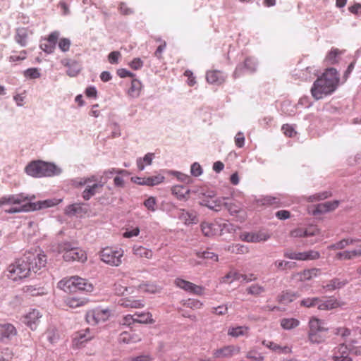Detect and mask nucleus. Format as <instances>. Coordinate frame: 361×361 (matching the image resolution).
I'll list each match as a JSON object with an SVG mask.
<instances>
[{"label": "nucleus", "instance_id": "46", "mask_svg": "<svg viewBox=\"0 0 361 361\" xmlns=\"http://www.w3.org/2000/svg\"><path fill=\"white\" fill-rule=\"evenodd\" d=\"M327 331H320V332H308V338L311 343H320L325 340L326 336L325 333Z\"/></svg>", "mask_w": 361, "mask_h": 361}, {"label": "nucleus", "instance_id": "29", "mask_svg": "<svg viewBox=\"0 0 361 361\" xmlns=\"http://www.w3.org/2000/svg\"><path fill=\"white\" fill-rule=\"evenodd\" d=\"M178 218L183 221L185 225L197 224L198 220L197 215L193 212H189L185 209H180Z\"/></svg>", "mask_w": 361, "mask_h": 361}, {"label": "nucleus", "instance_id": "38", "mask_svg": "<svg viewBox=\"0 0 361 361\" xmlns=\"http://www.w3.org/2000/svg\"><path fill=\"white\" fill-rule=\"evenodd\" d=\"M137 323L140 324H153L154 320L152 318V314L149 312H142L135 313Z\"/></svg>", "mask_w": 361, "mask_h": 361}, {"label": "nucleus", "instance_id": "35", "mask_svg": "<svg viewBox=\"0 0 361 361\" xmlns=\"http://www.w3.org/2000/svg\"><path fill=\"white\" fill-rule=\"evenodd\" d=\"M309 332L327 331L328 329L324 326L322 320L317 318H312L309 322Z\"/></svg>", "mask_w": 361, "mask_h": 361}, {"label": "nucleus", "instance_id": "32", "mask_svg": "<svg viewBox=\"0 0 361 361\" xmlns=\"http://www.w3.org/2000/svg\"><path fill=\"white\" fill-rule=\"evenodd\" d=\"M171 192L180 200H185L188 198L190 190L182 185H175L171 188Z\"/></svg>", "mask_w": 361, "mask_h": 361}, {"label": "nucleus", "instance_id": "7", "mask_svg": "<svg viewBox=\"0 0 361 361\" xmlns=\"http://www.w3.org/2000/svg\"><path fill=\"white\" fill-rule=\"evenodd\" d=\"M28 195L23 193L8 195L0 197V207L4 206H10L9 208L5 209V212L8 214L20 213V212H13L15 209H20L22 203L29 200Z\"/></svg>", "mask_w": 361, "mask_h": 361}, {"label": "nucleus", "instance_id": "10", "mask_svg": "<svg viewBox=\"0 0 361 361\" xmlns=\"http://www.w3.org/2000/svg\"><path fill=\"white\" fill-rule=\"evenodd\" d=\"M110 316L111 311L109 309L96 308L87 311L85 317L87 323L95 325L107 321Z\"/></svg>", "mask_w": 361, "mask_h": 361}, {"label": "nucleus", "instance_id": "59", "mask_svg": "<svg viewBox=\"0 0 361 361\" xmlns=\"http://www.w3.org/2000/svg\"><path fill=\"white\" fill-rule=\"evenodd\" d=\"M282 130L283 133L289 137H293L296 135V131L294 130L293 126L289 124L283 125Z\"/></svg>", "mask_w": 361, "mask_h": 361}, {"label": "nucleus", "instance_id": "26", "mask_svg": "<svg viewBox=\"0 0 361 361\" xmlns=\"http://www.w3.org/2000/svg\"><path fill=\"white\" fill-rule=\"evenodd\" d=\"M133 253L139 258L151 259L153 257V251L142 245H134L133 247Z\"/></svg>", "mask_w": 361, "mask_h": 361}, {"label": "nucleus", "instance_id": "50", "mask_svg": "<svg viewBox=\"0 0 361 361\" xmlns=\"http://www.w3.org/2000/svg\"><path fill=\"white\" fill-rule=\"evenodd\" d=\"M345 284L346 281H341L340 279L335 278L329 281L326 288L329 290H334L342 288Z\"/></svg>", "mask_w": 361, "mask_h": 361}, {"label": "nucleus", "instance_id": "54", "mask_svg": "<svg viewBox=\"0 0 361 361\" xmlns=\"http://www.w3.org/2000/svg\"><path fill=\"white\" fill-rule=\"evenodd\" d=\"M319 303V298H308L303 299L300 302V305L302 306L306 307H312L314 306H317V304Z\"/></svg>", "mask_w": 361, "mask_h": 361}, {"label": "nucleus", "instance_id": "64", "mask_svg": "<svg viewBox=\"0 0 361 361\" xmlns=\"http://www.w3.org/2000/svg\"><path fill=\"white\" fill-rule=\"evenodd\" d=\"M139 233H140V228L138 227H135L130 231L127 229L123 233V237L126 238H130L133 237L137 236L139 235Z\"/></svg>", "mask_w": 361, "mask_h": 361}, {"label": "nucleus", "instance_id": "30", "mask_svg": "<svg viewBox=\"0 0 361 361\" xmlns=\"http://www.w3.org/2000/svg\"><path fill=\"white\" fill-rule=\"evenodd\" d=\"M343 53V51L338 49V48H331V49L326 54L324 61L328 64H335L339 61L341 55Z\"/></svg>", "mask_w": 361, "mask_h": 361}, {"label": "nucleus", "instance_id": "16", "mask_svg": "<svg viewBox=\"0 0 361 361\" xmlns=\"http://www.w3.org/2000/svg\"><path fill=\"white\" fill-rule=\"evenodd\" d=\"M42 313L36 309H33L23 316V322L31 330H35L41 322Z\"/></svg>", "mask_w": 361, "mask_h": 361}, {"label": "nucleus", "instance_id": "11", "mask_svg": "<svg viewBox=\"0 0 361 361\" xmlns=\"http://www.w3.org/2000/svg\"><path fill=\"white\" fill-rule=\"evenodd\" d=\"M174 284L176 287L184 291L195 295L202 296L205 293V288L204 286L196 285L181 278H176L174 280Z\"/></svg>", "mask_w": 361, "mask_h": 361}, {"label": "nucleus", "instance_id": "31", "mask_svg": "<svg viewBox=\"0 0 361 361\" xmlns=\"http://www.w3.org/2000/svg\"><path fill=\"white\" fill-rule=\"evenodd\" d=\"M358 239H353V238H345L342 239L340 241L331 244L328 247V249L330 250H343L346 247L353 245L354 243L359 242Z\"/></svg>", "mask_w": 361, "mask_h": 361}, {"label": "nucleus", "instance_id": "20", "mask_svg": "<svg viewBox=\"0 0 361 361\" xmlns=\"http://www.w3.org/2000/svg\"><path fill=\"white\" fill-rule=\"evenodd\" d=\"M17 334L16 327L9 323L0 324V341L10 340Z\"/></svg>", "mask_w": 361, "mask_h": 361}, {"label": "nucleus", "instance_id": "53", "mask_svg": "<svg viewBox=\"0 0 361 361\" xmlns=\"http://www.w3.org/2000/svg\"><path fill=\"white\" fill-rule=\"evenodd\" d=\"M24 75L30 79H36L40 77L39 70L37 68H30L24 72Z\"/></svg>", "mask_w": 361, "mask_h": 361}, {"label": "nucleus", "instance_id": "37", "mask_svg": "<svg viewBox=\"0 0 361 361\" xmlns=\"http://www.w3.org/2000/svg\"><path fill=\"white\" fill-rule=\"evenodd\" d=\"M61 63L64 66L70 68L67 71V74L70 76H75L80 71V66L76 61H71L68 59H63L61 61Z\"/></svg>", "mask_w": 361, "mask_h": 361}, {"label": "nucleus", "instance_id": "58", "mask_svg": "<svg viewBox=\"0 0 361 361\" xmlns=\"http://www.w3.org/2000/svg\"><path fill=\"white\" fill-rule=\"evenodd\" d=\"M244 66L250 71H255L256 69V62L252 57H247L244 61Z\"/></svg>", "mask_w": 361, "mask_h": 361}, {"label": "nucleus", "instance_id": "36", "mask_svg": "<svg viewBox=\"0 0 361 361\" xmlns=\"http://www.w3.org/2000/svg\"><path fill=\"white\" fill-rule=\"evenodd\" d=\"M89 300L82 298L71 297L66 300V304L71 308H77L87 305Z\"/></svg>", "mask_w": 361, "mask_h": 361}, {"label": "nucleus", "instance_id": "61", "mask_svg": "<svg viewBox=\"0 0 361 361\" xmlns=\"http://www.w3.org/2000/svg\"><path fill=\"white\" fill-rule=\"evenodd\" d=\"M305 237L314 236L319 234V229L316 226H310L305 229Z\"/></svg>", "mask_w": 361, "mask_h": 361}, {"label": "nucleus", "instance_id": "17", "mask_svg": "<svg viewBox=\"0 0 361 361\" xmlns=\"http://www.w3.org/2000/svg\"><path fill=\"white\" fill-rule=\"evenodd\" d=\"M256 278L254 277L253 274L245 275L240 274L238 271L235 270H231L228 273H227L222 279L221 283H231L235 281H251Z\"/></svg>", "mask_w": 361, "mask_h": 361}, {"label": "nucleus", "instance_id": "12", "mask_svg": "<svg viewBox=\"0 0 361 361\" xmlns=\"http://www.w3.org/2000/svg\"><path fill=\"white\" fill-rule=\"evenodd\" d=\"M284 257L298 261H312L319 259L320 253L314 250H309L305 252L287 251L284 253Z\"/></svg>", "mask_w": 361, "mask_h": 361}, {"label": "nucleus", "instance_id": "9", "mask_svg": "<svg viewBox=\"0 0 361 361\" xmlns=\"http://www.w3.org/2000/svg\"><path fill=\"white\" fill-rule=\"evenodd\" d=\"M30 197V200L22 203L20 206V209H13V212H27L34 210L49 208L57 205L61 202V200L49 199L43 201H38L36 202H30V201L32 200V198H34V197Z\"/></svg>", "mask_w": 361, "mask_h": 361}, {"label": "nucleus", "instance_id": "60", "mask_svg": "<svg viewBox=\"0 0 361 361\" xmlns=\"http://www.w3.org/2000/svg\"><path fill=\"white\" fill-rule=\"evenodd\" d=\"M121 54L119 51H115L111 52L108 56V60L111 64H117L118 63V60L121 58Z\"/></svg>", "mask_w": 361, "mask_h": 361}, {"label": "nucleus", "instance_id": "15", "mask_svg": "<svg viewBox=\"0 0 361 361\" xmlns=\"http://www.w3.org/2000/svg\"><path fill=\"white\" fill-rule=\"evenodd\" d=\"M25 255H32L34 257V259L29 260V267L31 271H32L36 273L45 267L47 264V256L45 255L27 252L25 253Z\"/></svg>", "mask_w": 361, "mask_h": 361}, {"label": "nucleus", "instance_id": "55", "mask_svg": "<svg viewBox=\"0 0 361 361\" xmlns=\"http://www.w3.org/2000/svg\"><path fill=\"white\" fill-rule=\"evenodd\" d=\"M136 321L137 320L135 317V314H127V315L123 317L121 324L122 325L130 326L133 324L137 323Z\"/></svg>", "mask_w": 361, "mask_h": 361}, {"label": "nucleus", "instance_id": "42", "mask_svg": "<svg viewBox=\"0 0 361 361\" xmlns=\"http://www.w3.org/2000/svg\"><path fill=\"white\" fill-rule=\"evenodd\" d=\"M300 321L295 318H283L281 320V326L286 330H290L298 326Z\"/></svg>", "mask_w": 361, "mask_h": 361}, {"label": "nucleus", "instance_id": "2", "mask_svg": "<svg viewBox=\"0 0 361 361\" xmlns=\"http://www.w3.org/2000/svg\"><path fill=\"white\" fill-rule=\"evenodd\" d=\"M57 286L68 293H74L78 290L91 293L94 290L93 284L87 279L79 276L65 277L58 283Z\"/></svg>", "mask_w": 361, "mask_h": 361}, {"label": "nucleus", "instance_id": "43", "mask_svg": "<svg viewBox=\"0 0 361 361\" xmlns=\"http://www.w3.org/2000/svg\"><path fill=\"white\" fill-rule=\"evenodd\" d=\"M224 198H216L215 200H208L205 205L214 211H220L224 207Z\"/></svg>", "mask_w": 361, "mask_h": 361}, {"label": "nucleus", "instance_id": "49", "mask_svg": "<svg viewBox=\"0 0 361 361\" xmlns=\"http://www.w3.org/2000/svg\"><path fill=\"white\" fill-rule=\"evenodd\" d=\"M246 291L248 294L259 296L265 291V289L263 286L256 283L247 287Z\"/></svg>", "mask_w": 361, "mask_h": 361}, {"label": "nucleus", "instance_id": "47", "mask_svg": "<svg viewBox=\"0 0 361 361\" xmlns=\"http://www.w3.org/2000/svg\"><path fill=\"white\" fill-rule=\"evenodd\" d=\"M195 255L198 258L209 259V260H212L213 262L219 261L218 255L216 254H215L214 252H210L209 250H205V251H202V252L198 251V252H196Z\"/></svg>", "mask_w": 361, "mask_h": 361}, {"label": "nucleus", "instance_id": "45", "mask_svg": "<svg viewBox=\"0 0 361 361\" xmlns=\"http://www.w3.org/2000/svg\"><path fill=\"white\" fill-rule=\"evenodd\" d=\"M137 291L143 293H154L157 291V287L152 283L143 282L134 287Z\"/></svg>", "mask_w": 361, "mask_h": 361}, {"label": "nucleus", "instance_id": "4", "mask_svg": "<svg viewBox=\"0 0 361 361\" xmlns=\"http://www.w3.org/2000/svg\"><path fill=\"white\" fill-rule=\"evenodd\" d=\"M34 259L32 255H25L16 259L8 267V276L13 281H18L29 276L31 271L29 260Z\"/></svg>", "mask_w": 361, "mask_h": 361}, {"label": "nucleus", "instance_id": "27", "mask_svg": "<svg viewBox=\"0 0 361 361\" xmlns=\"http://www.w3.org/2000/svg\"><path fill=\"white\" fill-rule=\"evenodd\" d=\"M219 226L216 224L209 222H202L201 224V230L204 235L207 237H212L215 235L219 231Z\"/></svg>", "mask_w": 361, "mask_h": 361}, {"label": "nucleus", "instance_id": "41", "mask_svg": "<svg viewBox=\"0 0 361 361\" xmlns=\"http://www.w3.org/2000/svg\"><path fill=\"white\" fill-rule=\"evenodd\" d=\"M262 205L279 207L282 205L281 199L278 197L266 196L261 200Z\"/></svg>", "mask_w": 361, "mask_h": 361}, {"label": "nucleus", "instance_id": "6", "mask_svg": "<svg viewBox=\"0 0 361 361\" xmlns=\"http://www.w3.org/2000/svg\"><path fill=\"white\" fill-rule=\"evenodd\" d=\"M123 255V250L116 247H106L99 252L101 260L113 267H118L122 264Z\"/></svg>", "mask_w": 361, "mask_h": 361}, {"label": "nucleus", "instance_id": "39", "mask_svg": "<svg viewBox=\"0 0 361 361\" xmlns=\"http://www.w3.org/2000/svg\"><path fill=\"white\" fill-rule=\"evenodd\" d=\"M226 251L233 254L243 255L249 252L247 246L241 244H232L225 248Z\"/></svg>", "mask_w": 361, "mask_h": 361}, {"label": "nucleus", "instance_id": "33", "mask_svg": "<svg viewBox=\"0 0 361 361\" xmlns=\"http://www.w3.org/2000/svg\"><path fill=\"white\" fill-rule=\"evenodd\" d=\"M142 87V85L141 82L137 79H133L131 81V85L128 89L127 94L132 98H137L140 94Z\"/></svg>", "mask_w": 361, "mask_h": 361}, {"label": "nucleus", "instance_id": "23", "mask_svg": "<svg viewBox=\"0 0 361 361\" xmlns=\"http://www.w3.org/2000/svg\"><path fill=\"white\" fill-rule=\"evenodd\" d=\"M344 305V302L338 301L334 298H329L323 300L319 298L317 307L320 310H330Z\"/></svg>", "mask_w": 361, "mask_h": 361}, {"label": "nucleus", "instance_id": "18", "mask_svg": "<svg viewBox=\"0 0 361 361\" xmlns=\"http://www.w3.org/2000/svg\"><path fill=\"white\" fill-rule=\"evenodd\" d=\"M118 305L124 308L140 309L145 305L143 299H135L133 296L126 297L118 300Z\"/></svg>", "mask_w": 361, "mask_h": 361}, {"label": "nucleus", "instance_id": "22", "mask_svg": "<svg viewBox=\"0 0 361 361\" xmlns=\"http://www.w3.org/2000/svg\"><path fill=\"white\" fill-rule=\"evenodd\" d=\"M32 35V32L27 27H18L16 29L15 40L21 47H25L27 44L29 37Z\"/></svg>", "mask_w": 361, "mask_h": 361}, {"label": "nucleus", "instance_id": "57", "mask_svg": "<svg viewBox=\"0 0 361 361\" xmlns=\"http://www.w3.org/2000/svg\"><path fill=\"white\" fill-rule=\"evenodd\" d=\"M144 205L148 210L154 212L156 210V206H157V201H156L155 197H150L148 199H147L144 202Z\"/></svg>", "mask_w": 361, "mask_h": 361}, {"label": "nucleus", "instance_id": "62", "mask_svg": "<svg viewBox=\"0 0 361 361\" xmlns=\"http://www.w3.org/2000/svg\"><path fill=\"white\" fill-rule=\"evenodd\" d=\"M165 180V177L161 174L150 176V186L157 185L163 183Z\"/></svg>", "mask_w": 361, "mask_h": 361}, {"label": "nucleus", "instance_id": "21", "mask_svg": "<svg viewBox=\"0 0 361 361\" xmlns=\"http://www.w3.org/2000/svg\"><path fill=\"white\" fill-rule=\"evenodd\" d=\"M240 348L235 345H226L214 351L213 355L215 358L230 357L238 354Z\"/></svg>", "mask_w": 361, "mask_h": 361}, {"label": "nucleus", "instance_id": "56", "mask_svg": "<svg viewBox=\"0 0 361 361\" xmlns=\"http://www.w3.org/2000/svg\"><path fill=\"white\" fill-rule=\"evenodd\" d=\"M71 41L68 38H61L59 42V47L63 52H66L69 50L71 47Z\"/></svg>", "mask_w": 361, "mask_h": 361}, {"label": "nucleus", "instance_id": "1", "mask_svg": "<svg viewBox=\"0 0 361 361\" xmlns=\"http://www.w3.org/2000/svg\"><path fill=\"white\" fill-rule=\"evenodd\" d=\"M340 84V76L334 68H326L314 82L311 87V94L316 100L334 93Z\"/></svg>", "mask_w": 361, "mask_h": 361}, {"label": "nucleus", "instance_id": "3", "mask_svg": "<svg viewBox=\"0 0 361 361\" xmlns=\"http://www.w3.org/2000/svg\"><path fill=\"white\" fill-rule=\"evenodd\" d=\"M26 173L33 177L41 178L59 175L61 170L51 163L43 161H33L25 167Z\"/></svg>", "mask_w": 361, "mask_h": 361}, {"label": "nucleus", "instance_id": "51", "mask_svg": "<svg viewBox=\"0 0 361 361\" xmlns=\"http://www.w3.org/2000/svg\"><path fill=\"white\" fill-rule=\"evenodd\" d=\"M298 298L296 293L290 291L283 292L280 296V302L283 304H288L293 302Z\"/></svg>", "mask_w": 361, "mask_h": 361}, {"label": "nucleus", "instance_id": "13", "mask_svg": "<svg viewBox=\"0 0 361 361\" xmlns=\"http://www.w3.org/2000/svg\"><path fill=\"white\" fill-rule=\"evenodd\" d=\"M269 235L264 231L243 232L240 235V239L247 243H260L267 240Z\"/></svg>", "mask_w": 361, "mask_h": 361}, {"label": "nucleus", "instance_id": "28", "mask_svg": "<svg viewBox=\"0 0 361 361\" xmlns=\"http://www.w3.org/2000/svg\"><path fill=\"white\" fill-rule=\"evenodd\" d=\"M262 344L272 351L276 352L278 353L288 354L291 353V348L287 345L281 346L269 341H263Z\"/></svg>", "mask_w": 361, "mask_h": 361}, {"label": "nucleus", "instance_id": "63", "mask_svg": "<svg viewBox=\"0 0 361 361\" xmlns=\"http://www.w3.org/2000/svg\"><path fill=\"white\" fill-rule=\"evenodd\" d=\"M235 145L241 148L244 146L245 144V136L244 134L241 132H238L235 136Z\"/></svg>", "mask_w": 361, "mask_h": 361}, {"label": "nucleus", "instance_id": "5", "mask_svg": "<svg viewBox=\"0 0 361 361\" xmlns=\"http://www.w3.org/2000/svg\"><path fill=\"white\" fill-rule=\"evenodd\" d=\"M58 250L59 252L63 254V258L66 262L78 261L83 263L87 259L86 252L80 247L73 246L71 243L59 244Z\"/></svg>", "mask_w": 361, "mask_h": 361}, {"label": "nucleus", "instance_id": "25", "mask_svg": "<svg viewBox=\"0 0 361 361\" xmlns=\"http://www.w3.org/2000/svg\"><path fill=\"white\" fill-rule=\"evenodd\" d=\"M207 81L210 84L219 85L225 80L224 73L219 71H209L206 75Z\"/></svg>", "mask_w": 361, "mask_h": 361}, {"label": "nucleus", "instance_id": "14", "mask_svg": "<svg viewBox=\"0 0 361 361\" xmlns=\"http://www.w3.org/2000/svg\"><path fill=\"white\" fill-rule=\"evenodd\" d=\"M322 271L319 268L305 269L293 275V278L300 282L311 281L321 275Z\"/></svg>", "mask_w": 361, "mask_h": 361}, {"label": "nucleus", "instance_id": "44", "mask_svg": "<svg viewBox=\"0 0 361 361\" xmlns=\"http://www.w3.org/2000/svg\"><path fill=\"white\" fill-rule=\"evenodd\" d=\"M338 206V201L326 202L324 203L319 204L317 210L319 212H326L334 210Z\"/></svg>", "mask_w": 361, "mask_h": 361}, {"label": "nucleus", "instance_id": "52", "mask_svg": "<svg viewBox=\"0 0 361 361\" xmlns=\"http://www.w3.org/2000/svg\"><path fill=\"white\" fill-rule=\"evenodd\" d=\"M118 340L121 343H130L139 341L141 338H134V336H131L129 333L124 331L120 334Z\"/></svg>", "mask_w": 361, "mask_h": 361}, {"label": "nucleus", "instance_id": "40", "mask_svg": "<svg viewBox=\"0 0 361 361\" xmlns=\"http://www.w3.org/2000/svg\"><path fill=\"white\" fill-rule=\"evenodd\" d=\"M154 155L153 153H147L143 158L137 159V166L139 171H143L146 166L152 164Z\"/></svg>", "mask_w": 361, "mask_h": 361}, {"label": "nucleus", "instance_id": "8", "mask_svg": "<svg viewBox=\"0 0 361 361\" xmlns=\"http://www.w3.org/2000/svg\"><path fill=\"white\" fill-rule=\"evenodd\" d=\"M78 185H86L82 193V197L85 200H89L97 192H99L103 188V184L99 182L97 177L95 176L82 178Z\"/></svg>", "mask_w": 361, "mask_h": 361}, {"label": "nucleus", "instance_id": "19", "mask_svg": "<svg viewBox=\"0 0 361 361\" xmlns=\"http://www.w3.org/2000/svg\"><path fill=\"white\" fill-rule=\"evenodd\" d=\"M332 360L334 361H352L349 357L348 349L346 345L340 344L334 349Z\"/></svg>", "mask_w": 361, "mask_h": 361}, {"label": "nucleus", "instance_id": "24", "mask_svg": "<svg viewBox=\"0 0 361 361\" xmlns=\"http://www.w3.org/2000/svg\"><path fill=\"white\" fill-rule=\"evenodd\" d=\"M133 286H128L127 281H126L123 279L118 280L116 281L113 286V291L114 293L118 296L124 295L126 292L133 293Z\"/></svg>", "mask_w": 361, "mask_h": 361}, {"label": "nucleus", "instance_id": "34", "mask_svg": "<svg viewBox=\"0 0 361 361\" xmlns=\"http://www.w3.org/2000/svg\"><path fill=\"white\" fill-rule=\"evenodd\" d=\"M249 332V327L247 326H231L228 330V335L232 337L247 336Z\"/></svg>", "mask_w": 361, "mask_h": 361}, {"label": "nucleus", "instance_id": "48", "mask_svg": "<svg viewBox=\"0 0 361 361\" xmlns=\"http://www.w3.org/2000/svg\"><path fill=\"white\" fill-rule=\"evenodd\" d=\"M185 307L192 310H199L203 307V302L195 298H188L183 304Z\"/></svg>", "mask_w": 361, "mask_h": 361}]
</instances>
